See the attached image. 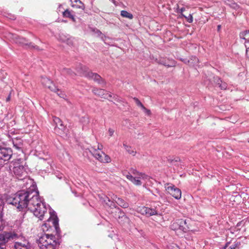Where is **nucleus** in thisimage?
<instances>
[{
  "label": "nucleus",
  "instance_id": "f257e3e1",
  "mask_svg": "<svg viewBox=\"0 0 249 249\" xmlns=\"http://www.w3.org/2000/svg\"><path fill=\"white\" fill-rule=\"evenodd\" d=\"M38 192L34 190H21L17 193L10 200V203L19 210L27 209L34 202H36Z\"/></svg>",
  "mask_w": 249,
  "mask_h": 249
},
{
  "label": "nucleus",
  "instance_id": "f03ea898",
  "mask_svg": "<svg viewBox=\"0 0 249 249\" xmlns=\"http://www.w3.org/2000/svg\"><path fill=\"white\" fill-rule=\"evenodd\" d=\"M36 202H34L29 210L32 212L34 214L38 217L40 220L44 219L46 214L47 215V208L44 203L41 202L38 194Z\"/></svg>",
  "mask_w": 249,
  "mask_h": 249
},
{
  "label": "nucleus",
  "instance_id": "7ed1b4c3",
  "mask_svg": "<svg viewBox=\"0 0 249 249\" xmlns=\"http://www.w3.org/2000/svg\"><path fill=\"white\" fill-rule=\"evenodd\" d=\"M38 245L42 249H55L57 242L52 234H44L39 238Z\"/></svg>",
  "mask_w": 249,
  "mask_h": 249
},
{
  "label": "nucleus",
  "instance_id": "20e7f679",
  "mask_svg": "<svg viewBox=\"0 0 249 249\" xmlns=\"http://www.w3.org/2000/svg\"><path fill=\"white\" fill-rule=\"evenodd\" d=\"M170 228L172 230L175 231L176 234L178 236L182 235L189 229L187 220L183 219L173 220L171 222Z\"/></svg>",
  "mask_w": 249,
  "mask_h": 249
},
{
  "label": "nucleus",
  "instance_id": "39448f33",
  "mask_svg": "<svg viewBox=\"0 0 249 249\" xmlns=\"http://www.w3.org/2000/svg\"><path fill=\"white\" fill-rule=\"evenodd\" d=\"M103 146L98 144L97 148L91 147L90 152L99 161L103 163H109L111 159L109 156L106 154L101 150Z\"/></svg>",
  "mask_w": 249,
  "mask_h": 249
},
{
  "label": "nucleus",
  "instance_id": "423d86ee",
  "mask_svg": "<svg viewBox=\"0 0 249 249\" xmlns=\"http://www.w3.org/2000/svg\"><path fill=\"white\" fill-rule=\"evenodd\" d=\"M80 69L81 71H78V73L81 76L86 77L89 79H93L99 84L104 83V79L97 73L88 71L85 67H81Z\"/></svg>",
  "mask_w": 249,
  "mask_h": 249
},
{
  "label": "nucleus",
  "instance_id": "0eeeda50",
  "mask_svg": "<svg viewBox=\"0 0 249 249\" xmlns=\"http://www.w3.org/2000/svg\"><path fill=\"white\" fill-rule=\"evenodd\" d=\"M18 238V234L14 232H3L0 234V247L4 249L5 244L9 241H15Z\"/></svg>",
  "mask_w": 249,
  "mask_h": 249
},
{
  "label": "nucleus",
  "instance_id": "6e6552de",
  "mask_svg": "<svg viewBox=\"0 0 249 249\" xmlns=\"http://www.w3.org/2000/svg\"><path fill=\"white\" fill-rule=\"evenodd\" d=\"M165 189L167 192L176 199H179L181 197V190L175 185L170 183H166Z\"/></svg>",
  "mask_w": 249,
  "mask_h": 249
},
{
  "label": "nucleus",
  "instance_id": "1a4fd4ad",
  "mask_svg": "<svg viewBox=\"0 0 249 249\" xmlns=\"http://www.w3.org/2000/svg\"><path fill=\"white\" fill-rule=\"evenodd\" d=\"M137 211L142 214L147 216H152L158 214V212L155 209L144 206L139 207L137 208Z\"/></svg>",
  "mask_w": 249,
  "mask_h": 249
},
{
  "label": "nucleus",
  "instance_id": "9d476101",
  "mask_svg": "<svg viewBox=\"0 0 249 249\" xmlns=\"http://www.w3.org/2000/svg\"><path fill=\"white\" fill-rule=\"evenodd\" d=\"M92 91L95 95L102 98L110 100V99L112 98L111 93L103 89L93 88Z\"/></svg>",
  "mask_w": 249,
  "mask_h": 249
},
{
  "label": "nucleus",
  "instance_id": "9b49d317",
  "mask_svg": "<svg viewBox=\"0 0 249 249\" xmlns=\"http://www.w3.org/2000/svg\"><path fill=\"white\" fill-rule=\"evenodd\" d=\"M13 171L16 177L19 179H22L26 176V172L22 165L14 166Z\"/></svg>",
  "mask_w": 249,
  "mask_h": 249
},
{
  "label": "nucleus",
  "instance_id": "f8f14e48",
  "mask_svg": "<svg viewBox=\"0 0 249 249\" xmlns=\"http://www.w3.org/2000/svg\"><path fill=\"white\" fill-rule=\"evenodd\" d=\"M12 155V151L11 149L6 148H0V160L7 161L11 158Z\"/></svg>",
  "mask_w": 249,
  "mask_h": 249
},
{
  "label": "nucleus",
  "instance_id": "ddd939ff",
  "mask_svg": "<svg viewBox=\"0 0 249 249\" xmlns=\"http://www.w3.org/2000/svg\"><path fill=\"white\" fill-rule=\"evenodd\" d=\"M126 178L127 179L131 181L136 186H141L142 184L141 178H139V176H132L130 173L126 175Z\"/></svg>",
  "mask_w": 249,
  "mask_h": 249
},
{
  "label": "nucleus",
  "instance_id": "4468645a",
  "mask_svg": "<svg viewBox=\"0 0 249 249\" xmlns=\"http://www.w3.org/2000/svg\"><path fill=\"white\" fill-rule=\"evenodd\" d=\"M157 62L167 67H174L176 65V62L174 60L164 58H160Z\"/></svg>",
  "mask_w": 249,
  "mask_h": 249
},
{
  "label": "nucleus",
  "instance_id": "2eb2a0df",
  "mask_svg": "<svg viewBox=\"0 0 249 249\" xmlns=\"http://www.w3.org/2000/svg\"><path fill=\"white\" fill-rule=\"evenodd\" d=\"M112 199L115 201L118 205L123 208H127L129 207L128 203L122 198L118 197L116 196L113 195V197H112Z\"/></svg>",
  "mask_w": 249,
  "mask_h": 249
},
{
  "label": "nucleus",
  "instance_id": "dca6fc26",
  "mask_svg": "<svg viewBox=\"0 0 249 249\" xmlns=\"http://www.w3.org/2000/svg\"><path fill=\"white\" fill-rule=\"evenodd\" d=\"M14 41L17 44L21 45H30V43L29 44L28 41L26 38L15 35L13 36Z\"/></svg>",
  "mask_w": 249,
  "mask_h": 249
},
{
  "label": "nucleus",
  "instance_id": "f3484780",
  "mask_svg": "<svg viewBox=\"0 0 249 249\" xmlns=\"http://www.w3.org/2000/svg\"><path fill=\"white\" fill-rule=\"evenodd\" d=\"M53 121L56 125V126L58 127V128L60 129L62 132H64L66 129V127L63 124L62 120L58 117H53Z\"/></svg>",
  "mask_w": 249,
  "mask_h": 249
},
{
  "label": "nucleus",
  "instance_id": "a211bd4d",
  "mask_svg": "<svg viewBox=\"0 0 249 249\" xmlns=\"http://www.w3.org/2000/svg\"><path fill=\"white\" fill-rule=\"evenodd\" d=\"M73 13V11L72 10H70L69 9H67L63 12L62 15L64 18H69L72 21L75 22L76 20L74 18Z\"/></svg>",
  "mask_w": 249,
  "mask_h": 249
},
{
  "label": "nucleus",
  "instance_id": "6ab92c4d",
  "mask_svg": "<svg viewBox=\"0 0 249 249\" xmlns=\"http://www.w3.org/2000/svg\"><path fill=\"white\" fill-rule=\"evenodd\" d=\"M132 174H133L135 176H139V178H141L143 180H146L149 179V177L145 175L144 173L139 172L136 169H131L130 170Z\"/></svg>",
  "mask_w": 249,
  "mask_h": 249
},
{
  "label": "nucleus",
  "instance_id": "aec40b11",
  "mask_svg": "<svg viewBox=\"0 0 249 249\" xmlns=\"http://www.w3.org/2000/svg\"><path fill=\"white\" fill-rule=\"evenodd\" d=\"M15 247L16 249H29L28 243L27 242L22 243L21 242H16Z\"/></svg>",
  "mask_w": 249,
  "mask_h": 249
},
{
  "label": "nucleus",
  "instance_id": "412c9836",
  "mask_svg": "<svg viewBox=\"0 0 249 249\" xmlns=\"http://www.w3.org/2000/svg\"><path fill=\"white\" fill-rule=\"evenodd\" d=\"M71 6L74 8L80 9L82 10H84L85 8L84 4L80 0L71 4Z\"/></svg>",
  "mask_w": 249,
  "mask_h": 249
},
{
  "label": "nucleus",
  "instance_id": "4be33fe9",
  "mask_svg": "<svg viewBox=\"0 0 249 249\" xmlns=\"http://www.w3.org/2000/svg\"><path fill=\"white\" fill-rule=\"evenodd\" d=\"M48 221L52 222L53 227L57 232L58 230H59L58 218L55 217L51 219L50 217L48 219Z\"/></svg>",
  "mask_w": 249,
  "mask_h": 249
},
{
  "label": "nucleus",
  "instance_id": "5701e85b",
  "mask_svg": "<svg viewBox=\"0 0 249 249\" xmlns=\"http://www.w3.org/2000/svg\"><path fill=\"white\" fill-rule=\"evenodd\" d=\"M44 87H45L46 88H48L51 91L57 93L58 95H59L60 97H62L61 96V94L58 93V92L59 91V89H57V88L53 84V83L52 81V83L51 84H47L45 85L44 86Z\"/></svg>",
  "mask_w": 249,
  "mask_h": 249
},
{
  "label": "nucleus",
  "instance_id": "b1692460",
  "mask_svg": "<svg viewBox=\"0 0 249 249\" xmlns=\"http://www.w3.org/2000/svg\"><path fill=\"white\" fill-rule=\"evenodd\" d=\"M44 87H45L46 88H48L51 91L57 93L58 95H59L60 97H62L61 96V94L58 93V92L59 91V89H57V88L53 84V83L52 81V83L51 84H47L45 85L44 86Z\"/></svg>",
  "mask_w": 249,
  "mask_h": 249
},
{
  "label": "nucleus",
  "instance_id": "393cba45",
  "mask_svg": "<svg viewBox=\"0 0 249 249\" xmlns=\"http://www.w3.org/2000/svg\"><path fill=\"white\" fill-rule=\"evenodd\" d=\"M62 73L64 74L70 76L72 78L74 77L76 75V73L69 68H64L62 70Z\"/></svg>",
  "mask_w": 249,
  "mask_h": 249
},
{
  "label": "nucleus",
  "instance_id": "a878e982",
  "mask_svg": "<svg viewBox=\"0 0 249 249\" xmlns=\"http://www.w3.org/2000/svg\"><path fill=\"white\" fill-rule=\"evenodd\" d=\"M123 146L124 147L126 151L129 154L133 156H135L136 154V151L135 149H132V148L129 145H126L125 143H123Z\"/></svg>",
  "mask_w": 249,
  "mask_h": 249
},
{
  "label": "nucleus",
  "instance_id": "bb28decb",
  "mask_svg": "<svg viewBox=\"0 0 249 249\" xmlns=\"http://www.w3.org/2000/svg\"><path fill=\"white\" fill-rule=\"evenodd\" d=\"M230 243H227L225 247V249H239V246L240 243L238 242H235L233 244L229 246Z\"/></svg>",
  "mask_w": 249,
  "mask_h": 249
},
{
  "label": "nucleus",
  "instance_id": "cd10ccee",
  "mask_svg": "<svg viewBox=\"0 0 249 249\" xmlns=\"http://www.w3.org/2000/svg\"><path fill=\"white\" fill-rule=\"evenodd\" d=\"M240 37L249 42V30H246L240 34Z\"/></svg>",
  "mask_w": 249,
  "mask_h": 249
},
{
  "label": "nucleus",
  "instance_id": "c85d7f7f",
  "mask_svg": "<svg viewBox=\"0 0 249 249\" xmlns=\"http://www.w3.org/2000/svg\"><path fill=\"white\" fill-rule=\"evenodd\" d=\"M121 15L124 18H127L130 19H132L133 18V15L125 10L121 11Z\"/></svg>",
  "mask_w": 249,
  "mask_h": 249
},
{
  "label": "nucleus",
  "instance_id": "c756f323",
  "mask_svg": "<svg viewBox=\"0 0 249 249\" xmlns=\"http://www.w3.org/2000/svg\"><path fill=\"white\" fill-rule=\"evenodd\" d=\"M180 161V159L178 157H168L167 159V161L171 164L174 163L175 162H178Z\"/></svg>",
  "mask_w": 249,
  "mask_h": 249
},
{
  "label": "nucleus",
  "instance_id": "7c9ffc66",
  "mask_svg": "<svg viewBox=\"0 0 249 249\" xmlns=\"http://www.w3.org/2000/svg\"><path fill=\"white\" fill-rule=\"evenodd\" d=\"M217 83L219 85V87H220L221 89H226L227 86L225 82H223L220 79H218L217 81Z\"/></svg>",
  "mask_w": 249,
  "mask_h": 249
},
{
  "label": "nucleus",
  "instance_id": "2f4dec72",
  "mask_svg": "<svg viewBox=\"0 0 249 249\" xmlns=\"http://www.w3.org/2000/svg\"><path fill=\"white\" fill-rule=\"evenodd\" d=\"M104 202L107 205L109 206L110 207L116 208L114 203L112 201H111L108 197H106V198L104 200Z\"/></svg>",
  "mask_w": 249,
  "mask_h": 249
},
{
  "label": "nucleus",
  "instance_id": "473e14b6",
  "mask_svg": "<svg viewBox=\"0 0 249 249\" xmlns=\"http://www.w3.org/2000/svg\"><path fill=\"white\" fill-rule=\"evenodd\" d=\"M42 84L44 86L47 84H51L52 81L49 78L45 77H42L41 79Z\"/></svg>",
  "mask_w": 249,
  "mask_h": 249
},
{
  "label": "nucleus",
  "instance_id": "72a5a7b5",
  "mask_svg": "<svg viewBox=\"0 0 249 249\" xmlns=\"http://www.w3.org/2000/svg\"><path fill=\"white\" fill-rule=\"evenodd\" d=\"M133 99L135 102L136 105L138 106L141 107L142 109L144 108V106L143 105V104L141 103V102L139 100L138 98L136 97H133Z\"/></svg>",
  "mask_w": 249,
  "mask_h": 249
},
{
  "label": "nucleus",
  "instance_id": "f704fd0d",
  "mask_svg": "<svg viewBox=\"0 0 249 249\" xmlns=\"http://www.w3.org/2000/svg\"><path fill=\"white\" fill-rule=\"evenodd\" d=\"M183 17H184L187 21L189 23H192L193 21V16L191 14H189V15L188 16H186L184 15V16H183Z\"/></svg>",
  "mask_w": 249,
  "mask_h": 249
},
{
  "label": "nucleus",
  "instance_id": "c9c22d12",
  "mask_svg": "<svg viewBox=\"0 0 249 249\" xmlns=\"http://www.w3.org/2000/svg\"><path fill=\"white\" fill-rule=\"evenodd\" d=\"M185 11V8L184 7H182L181 8H178L177 10V12L178 13H180L182 17L184 16V15L183 14V12Z\"/></svg>",
  "mask_w": 249,
  "mask_h": 249
},
{
  "label": "nucleus",
  "instance_id": "e433bc0d",
  "mask_svg": "<svg viewBox=\"0 0 249 249\" xmlns=\"http://www.w3.org/2000/svg\"><path fill=\"white\" fill-rule=\"evenodd\" d=\"M168 249H179V248L177 244L173 243L169 246Z\"/></svg>",
  "mask_w": 249,
  "mask_h": 249
},
{
  "label": "nucleus",
  "instance_id": "4c0bfd02",
  "mask_svg": "<svg viewBox=\"0 0 249 249\" xmlns=\"http://www.w3.org/2000/svg\"><path fill=\"white\" fill-rule=\"evenodd\" d=\"M108 132L109 135L110 137H112L113 135V134L114 133V130L113 129L109 128L108 129Z\"/></svg>",
  "mask_w": 249,
  "mask_h": 249
},
{
  "label": "nucleus",
  "instance_id": "58836bf2",
  "mask_svg": "<svg viewBox=\"0 0 249 249\" xmlns=\"http://www.w3.org/2000/svg\"><path fill=\"white\" fill-rule=\"evenodd\" d=\"M145 113H146L148 115H150L151 113V111L149 109H147L145 107L144 108L142 109Z\"/></svg>",
  "mask_w": 249,
  "mask_h": 249
},
{
  "label": "nucleus",
  "instance_id": "ea45409f",
  "mask_svg": "<svg viewBox=\"0 0 249 249\" xmlns=\"http://www.w3.org/2000/svg\"><path fill=\"white\" fill-rule=\"evenodd\" d=\"M246 55L248 58L249 59V47L246 50Z\"/></svg>",
  "mask_w": 249,
  "mask_h": 249
},
{
  "label": "nucleus",
  "instance_id": "a19ab883",
  "mask_svg": "<svg viewBox=\"0 0 249 249\" xmlns=\"http://www.w3.org/2000/svg\"><path fill=\"white\" fill-rule=\"evenodd\" d=\"M192 58H193L194 59V60H195V61H196L197 63L198 62V60L197 58H196V57H194V56H192Z\"/></svg>",
  "mask_w": 249,
  "mask_h": 249
},
{
  "label": "nucleus",
  "instance_id": "79ce46f5",
  "mask_svg": "<svg viewBox=\"0 0 249 249\" xmlns=\"http://www.w3.org/2000/svg\"><path fill=\"white\" fill-rule=\"evenodd\" d=\"M10 99H11V96H10V95H9V96H8V97L6 99V102L9 101L10 100Z\"/></svg>",
  "mask_w": 249,
  "mask_h": 249
},
{
  "label": "nucleus",
  "instance_id": "37998d69",
  "mask_svg": "<svg viewBox=\"0 0 249 249\" xmlns=\"http://www.w3.org/2000/svg\"><path fill=\"white\" fill-rule=\"evenodd\" d=\"M79 0H70L71 2V4H73L74 2H76V1H78Z\"/></svg>",
  "mask_w": 249,
  "mask_h": 249
},
{
  "label": "nucleus",
  "instance_id": "c03bdc74",
  "mask_svg": "<svg viewBox=\"0 0 249 249\" xmlns=\"http://www.w3.org/2000/svg\"><path fill=\"white\" fill-rule=\"evenodd\" d=\"M47 223H44L43 225V229L44 230V227H47Z\"/></svg>",
  "mask_w": 249,
  "mask_h": 249
},
{
  "label": "nucleus",
  "instance_id": "a18cd8bd",
  "mask_svg": "<svg viewBox=\"0 0 249 249\" xmlns=\"http://www.w3.org/2000/svg\"><path fill=\"white\" fill-rule=\"evenodd\" d=\"M218 29L220 28V25H218Z\"/></svg>",
  "mask_w": 249,
  "mask_h": 249
}]
</instances>
